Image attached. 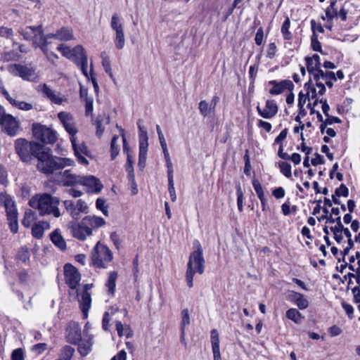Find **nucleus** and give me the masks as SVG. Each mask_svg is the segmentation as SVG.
Wrapping results in <instances>:
<instances>
[{"instance_id":"nucleus-13","label":"nucleus","mask_w":360,"mask_h":360,"mask_svg":"<svg viewBox=\"0 0 360 360\" xmlns=\"http://www.w3.org/2000/svg\"><path fill=\"white\" fill-rule=\"evenodd\" d=\"M0 124L4 128L6 134L11 136L18 134L20 129L19 121L10 114H6L0 122Z\"/></svg>"},{"instance_id":"nucleus-62","label":"nucleus","mask_w":360,"mask_h":360,"mask_svg":"<svg viewBox=\"0 0 360 360\" xmlns=\"http://www.w3.org/2000/svg\"><path fill=\"white\" fill-rule=\"evenodd\" d=\"M295 303L300 309H305L309 306V302L304 297V295H302L301 297H300Z\"/></svg>"},{"instance_id":"nucleus-26","label":"nucleus","mask_w":360,"mask_h":360,"mask_svg":"<svg viewBox=\"0 0 360 360\" xmlns=\"http://www.w3.org/2000/svg\"><path fill=\"white\" fill-rule=\"evenodd\" d=\"M286 317L297 324L301 323L302 320L304 319L302 314L295 308L289 309L286 311Z\"/></svg>"},{"instance_id":"nucleus-61","label":"nucleus","mask_w":360,"mask_h":360,"mask_svg":"<svg viewBox=\"0 0 360 360\" xmlns=\"http://www.w3.org/2000/svg\"><path fill=\"white\" fill-rule=\"evenodd\" d=\"M103 118L98 117L96 120V135L101 137L104 131V127H103Z\"/></svg>"},{"instance_id":"nucleus-17","label":"nucleus","mask_w":360,"mask_h":360,"mask_svg":"<svg viewBox=\"0 0 360 360\" xmlns=\"http://www.w3.org/2000/svg\"><path fill=\"white\" fill-rule=\"evenodd\" d=\"M258 114L265 119L274 117L278 112V106L274 101L267 100L264 109H261L259 105L257 106Z\"/></svg>"},{"instance_id":"nucleus-2","label":"nucleus","mask_w":360,"mask_h":360,"mask_svg":"<svg viewBox=\"0 0 360 360\" xmlns=\"http://www.w3.org/2000/svg\"><path fill=\"white\" fill-rule=\"evenodd\" d=\"M193 245L195 250L189 256L186 272V281L189 288H192L193 285V281L195 272L199 274H203L205 262L203 257V250L199 240H194Z\"/></svg>"},{"instance_id":"nucleus-57","label":"nucleus","mask_w":360,"mask_h":360,"mask_svg":"<svg viewBox=\"0 0 360 360\" xmlns=\"http://www.w3.org/2000/svg\"><path fill=\"white\" fill-rule=\"evenodd\" d=\"M32 234L35 238H41L44 235L43 228L38 224H34L32 229Z\"/></svg>"},{"instance_id":"nucleus-39","label":"nucleus","mask_w":360,"mask_h":360,"mask_svg":"<svg viewBox=\"0 0 360 360\" xmlns=\"http://www.w3.org/2000/svg\"><path fill=\"white\" fill-rule=\"evenodd\" d=\"M119 139V136L117 135H114L110 143V153H111V159L114 160L117 155L119 154L120 148L119 146L117 144V141Z\"/></svg>"},{"instance_id":"nucleus-21","label":"nucleus","mask_w":360,"mask_h":360,"mask_svg":"<svg viewBox=\"0 0 360 360\" xmlns=\"http://www.w3.org/2000/svg\"><path fill=\"white\" fill-rule=\"evenodd\" d=\"M293 88L294 84L292 82V81L288 79H284L279 82V83H278V84L276 85L275 86H273L269 90V93L271 95H278L282 94L286 89L292 91Z\"/></svg>"},{"instance_id":"nucleus-15","label":"nucleus","mask_w":360,"mask_h":360,"mask_svg":"<svg viewBox=\"0 0 360 360\" xmlns=\"http://www.w3.org/2000/svg\"><path fill=\"white\" fill-rule=\"evenodd\" d=\"M66 339L68 342L72 345H77L82 341L81 328L78 323L74 322L69 325Z\"/></svg>"},{"instance_id":"nucleus-35","label":"nucleus","mask_w":360,"mask_h":360,"mask_svg":"<svg viewBox=\"0 0 360 360\" xmlns=\"http://www.w3.org/2000/svg\"><path fill=\"white\" fill-rule=\"evenodd\" d=\"M101 57L102 58V65L105 71V72L111 77L112 78L113 75L112 72L111 65H110V60L108 57V56L106 54L105 52H102L101 54Z\"/></svg>"},{"instance_id":"nucleus-58","label":"nucleus","mask_w":360,"mask_h":360,"mask_svg":"<svg viewBox=\"0 0 360 360\" xmlns=\"http://www.w3.org/2000/svg\"><path fill=\"white\" fill-rule=\"evenodd\" d=\"M335 193L338 197L343 196L346 198L349 195V190L345 184H342L339 188L335 189Z\"/></svg>"},{"instance_id":"nucleus-30","label":"nucleus","mask_w":360,"mask_h":360,"mask_svg":"<svg viewBox=\"0 0 360 360\" xmlns=\"http://www.w3.org/2000/svg\"><path fill=\"white\" fill-rule=\"evenodd\" d=\"M117 278V273L116 271H111L109 274L108 278L105 283V286L108 288V292L110 294H114L115 292Z\"/></svg>"},{"instance_id":"nucleus-51","label":"nucleus","mask_w":360,"mask_h":360,"mask_svg":"<svg viewBox=\"0 0 360 360\" xmlns=\"http://www.w3.org/2000/svg\"><path fill=\"white\" fill-rule=\"evenodd\" d=\"M252 186L257 193V197L259 198L264 197L263 188H262V186L261 184L259 183V181L257 179L254 178L252 179Z\"/></svg>"},{"instance_id":"nucleus-63","label":"nucleus","mask_w":360,"mask_h":360,"mask_svg":"<svg viewBox=\"0 0 360 360\" xmlns=\"http://www.w3.org/2000/svg\"><path fill=\"white\" fill-rule=\"evenodd\" d=\"M85 114L86 116L89 115V114H91L93 112V98L91 97H86L85 98Z\"/></svg>"},{"instance_id":"nucleus-9","label":"nucleus","mask_w":360,"mask_h":360,"mask_svg":"<svg viewBox=\"0 0 360 360\" xmlns=\"http://www.w3.org/2000/svg\"><path fill=\"white\" fill-rule=\"evenodd\" d=\"M64 276L66 284L72 290L77 289L81 281L78 269L70 263L64 265Z\"/></svg>"},{"instance_id":"nucleus-46","label":"nucleus","mask_w":360,"mask_h":360,"mask_svg":"<svg viewBox=\"0 0 360 360\" xmlns=\"http://www.w3.org/2000/svg\"><path fill=\"white\" fill-rule=\"evenodd\" d=\"M182 321L181 323V330L182 331V337L184 336L185 332V327L186 325L190 323V316L188 314V310L185 309L181 311Z\"/></svg>"},{"instance_id":"nucleus-37","label":"nucleus","mask_w":360,"mask_h":360,"mask_svg":"<svg viewBox=\"0 0 360 360\" xmlns=\"http://www.w3.org/2000/svg\"><path fill=\"white\" fill-rule=\"evenodd\" d=\"M49 39H46L45 34H44V32L39 34V37L37 38V43L34 44L35 47H39L44 53H46L47 49L46 46L49 44Z\"/></svg>"},{"instance_id":"nucleus-28","label":"nucleus","mask_w":360,"mask_h":360,"mask_svg":"<svg viewBox=\"0 0 360 360\" xmlns=\"http://www.w3.org/2000/svg\"><path fill=\"white\" fill-rule=\"evenodd\" d=\"M110 27L115 32H121L124 30V25L122 19L119 16L117 13H114L112 16L110 21Z\"/></svg>"},{"instance_id":"nucleus-50","label":"nucleus","mask_w":360,"mask_h":360,"mask_svg":"<svg viewBox=\"0 0 360 360\" xmlns=\"http://www.w3.org/2000/svg\"><path fill=\"white\" fill-rule=\"evenodd\" d=\"M48 348V345L46 343H37L31 347V351L36 355H40L45 352Z\"/></svg>"},{"instance_id":"nucleus-1","label":"nucleus","mask_w":360,"mask_h":360,"mask_svg":"<svg viewBox=\"0 0 360 360\" xmlns=\"http://www.w3.org/2000/svg\"><path fill=\"white\" fill-rule=\"evenodd\" d=\"M36 159L37 160V169L46 175L53 174L74 163L72 159L53 155L51 149L44 146Z\"/></svg>"},{"instance_id":"nucleus-11","label":"nucleus","mask_w":360,"mask_h":360,"mask_svg":"<svg viewBox=\"0 0 360 360\" xmlns=\"http://www.w3.org/2000/svg\"><path fill=\"white\" fill-rule=\"evenodd\" d=\"M0 204L6 210L8 220H15L18 217V210L13 198L6 193H1Z\"/></svg>"},{"instance_id":"nucleus-29","label":"nucleus","mask_w":360,"mask_h":360,"mask_svg":"<svg viewBox=\"0 0 360 360\" xmlns=\"http://www.w3.org/2000/svg\"><path fill=\"white\" fill-rule=\"evenodd\" d=\"M137 127L139 129V146H148V133L147 131L144 129L143 127L141 124V120L137 122Z\"/></svg>"},{"instance_id":"nucleus-7","label":"nucleus","mask_w":360,"mask_h":360,"mask_svg":"<svg viewBox=\"0 0 360 360\" xmlns=\"http://www.w3.org/2000/svg\"><path fill=\"white\" fill-rule=\"evenodd\" d=\"M8 71L23 80L33 82L37 78L36 68L31 65L12 64L8 66Z\"/></svg>"},{"instance_id":"nucleus-20","label":"nucleus","mask_w":360,"mask_h":360,"mask_svg":"<svg viewBox=\"0 0 360 360\" xmlns=\"http://www.w3.org/2000/svg\"><path fill=\"white\" fill-rule=\"evenodd\" d=\"M77 292V296L80 297L79 298V302L80 303L82 311L84 315V317H87V312L91 307V295L86 290H82V292Z\"/></svg>"},{"instance_id":"nucleus-14","label":"nucleus","mask_w":360,"mask_h":360,"mask_svg":"<svg viewBox=\"0 0 360 360\" xmlns=\"http://www.w3.org/2000/svg\"><path fill=\"white\" fill-rule=\"evenodd\" d=\"M58 118L63 124L66 131L73 137L77 132V129L75 126L73 117L69 112L62 111L58 113Z\"/></svg>"},{"instance_id":"nucleus-16","label":"nucleus","mask_w":360,"mask_h":360,"mask_svg":"<svg viewBox=\"0 0 360 360\" xmlns=\"http://www.w3.org/2000/svg\"><path fill=\"white\" fill-rule=\"evenodd\" d=\"M82 185L88 188V192L99 193L103 188L100 180L94 176H83Z\"/></svg>"},{"instance_id":"nucleus-47","label":"nucleus","mask_w":360,"mask_h":360,"mask_svg":"<svg viewBox=\"0 0 360 360\" xmlns=\"http://www.w3.org/2000/svg\"><path fill=\"white\" fill-rule=\"evenodd\" d=\"M57 50L59 51L63 56L71 60V58H72L73 49H70V47L65 46L63 44H60L57 47Z\"/></svg>"},{"instance_id":"nucleus-43","label":"nucleus","mask_w":360,"mask_h":360,"mask_svg":"<svg viewBox=\"0 0 360 360\" xmlns=\"http://www.w3.org/2000/svg\"><path fill=\"white\" fill-rule=\"evenodd\" d=\"M278 167L281 172L287 178H290L292 176L291 165L287 162L281 161L278 162Z\"/></svg>"},{"instance_id":"nucleus-42","label":"nucleus","mask_w":360,"mask_h":360,"mask_svg":"<svg viewBox=\"0 0 360 360\" xmlns=\"http://www.w3.org/2000/svg\"><path fill=\"white\" fill-rule=\"evenodd\" d=\"M34 219V212L28 209L25 211L24 218L22 221V224L25 227H29L31 225V223Z\"/></svg>"},{"instance_id":"nucleus-64","label":"nucleus","mask_w":360,"mask_h":360,"mask_svg":"<svg viewBox=\"0 0 360 360\" xmlns=\"http://www.w3.org/2000/svg\"><path fill=\"white\" fill-rule=\"evenodd\" d=\"M12 360H24L23 350L21 348L13 351L11 355Z\"/></svg>"},{"instance_id":"nucleus-34","label":"nucleus","mask_w":360,"mask_h":360,"mask_svg":"<svg viewBox=\"0 0 360 360\" xmlns=\"http://www.w3.org/2000/svg\"><path fill=\"white\" fill-rule=\"evenodd\" d=\"M114 44L115 47L118 50H121L124 48L125 45V37L124 30L121 32H115V36L114 38Z\"/></svg>"},{"instance_id":"nucleus-60","label":"nucleus","mask_w":360,"mask_h":360,"mask_svg":"<svg viewBox=\"0 0 360 360\" xmlns=\"http://www.w3.org/2000/svg\"><path fill=\"white\" fill-rule=\"evenodd\" d=\"M319 74L321 75V79L326 80L336 81L337 78L333 72L326 71L323 72L321 69L319 70Z\"/></svg>"},{"instance_id":"nucleus-45","label":"nucleus","mask_w":360,"mask_h":360,"mask_svg":"<svg viewBox=\"0 0 360 360\" xmlns=\"http://www.w3.org/2000/svg\"><path fill=\"white\" fill-rule=\"evenodd\" d=\"M236 188L238 208L240 212H242L243 210V193L242 191L241 186L239 182L236 184Z\"/></svg>"},{"instance_id":"nucleus-49","label":"nucleus","mask_w":360,"mask_h":360,"mask_svg":"<svg viewBox=\"0 0 360 360\" xmlns=\"http://www.w3.org/2000/svg\"><path fill=\"white\" fill-rule=\"evenodd\" d=\"M163 153H164V156H165V159L166 165H167V176L173 177L174 176H173V172H174L173 165H172V163L171 161V158H170L168 150L163 151Z\"/></svg>"},{"instance_id":"nucleus-54","label":"nucleus","mask_w":360,"mask_h":360,"mask_svg":"<svg viewBox=\"0 0 360 360\" xmlns=\"http://www.w3.org/2000/svg\"><path fill=\"white\" fill-rule=\"evenodd\" d=\"M209 108H210V105L205 101H201L199 103L198 108H199L200 114L203 117H207L209 114L212 112V111H210Z\"/></svg>"},{"instance_id":"nucleus-27","label":"nucleus","mask_w":360,"mask_h":360,"mask_svg":"<svg viewBox=\"0 0 360 360\" xmlns=\"http://www.w3.org/2000/svg\"><path fill=\"white\" fill-rule=\"evenodd\" d=\"M7 101L13 105L18 109L22 110H30L32 109V105L31 103L25 102V101H18L15 100L14 98H11V96L8 94V96H4Z\"/></svg>"},{"instance_id":"nucleus-36","label":"nucleus","mask_w":360,"mask_h":360,"mask_svg":"<svg viewBox=\"0 0 360 360\" xmlns=\"http://www.w3.org/2000/svg\"><path fill=\"white\" fill-rule=\"evenodd\" d=\"M211 344L212 352L220 351L219 348V333L217 329H212L211 330Z\"/></svg>"},{"instance_id":"nucleus-12","label":"nucleus","mask_w":360,"mask_h":360,"mask_svg":"<svg viewBox=\"0 0 360 360\" xmlns=\"http://www.w3.org/2000/svg\"><path fill=\"white\" fill-rule=\"evenodd\" d=\"M68 229L71 235L78 240H84L87 236L92 233L91 229L83 224V220L81 223L71 222L68 226Z\"/></svg>"},{"instance_id":"nucleus-10","label":"nucleus","mask_w":360,"mask_h":360,"mask_svg":"<svg viewBox=\"0 0 360 360\" xmlns=\"http://www.w3.org/2000/svg\"><path fill=\"white\" fill-rule=\"evenodd\" d=\"M70 141L77 161L82 165H87L89 162L85 157H91V152L86 145L84 142L77 143L75 136L70 137Z\"/></svg>"},{"instance_id":"nucleus-3","label":"nucleus","mask_w":360,"mask_h":360,"mask_svg":"<svg viewBox=\"0 0 360 360\" xmlns=\"http://www.w3.org/2000/svg\"><path fill=\"white\" fill-rule=\"evenodd\" d=\"M59 202L58 198L44 193L39 198L37 195L32 197L29 201V205L32 208L37 209L41 216L52 214L55 217H59L60 216L58 208Z\"/></svg>"},{"instance_id":"nucleus-56","label":"nucleus","mask_w":360,"mask_h":360,"mask_svg":"<svg viewBox=\"0 0 360 360\" xmlns=\"http://www.w3.org/2000/svg\"><path fill=\"white\" fill-rule=\"evenodd\" d=\"M305 60L307 63V71L309 74H314L316 70L321 68L319 66H316V65L314 63L313 59L310 57H306Z\"/></svg>"},{"instance_id":"nucleus-55","label":"nucleus","mask_w":360,"mask_h":360,"mask_svg":"<svg viewBox=\"0 0 360 360\" xmlns=\"http://www.w3.org/2000/svg\"><path fill=\"white\" fill-rule=\"evenodd\" d=\"M27 30H30L32 34L34 35V44L37 43V38L38 37L37 34L39 35L44 32L42 29V25L27 26Z\"/></svg>"},{"instance_id":"nucleus-5","label":"nucleus","mask_w":360,"mask_h":360,"mask_svg":"<svg viewBox=\"0 0 360 360\" xmlns=\"http://www.w3.org/2000/svg\"><path fill=\"white\" fill-rule=\"evenodd\" d=\"M112 259V253L105 245L98 242L91 252L92 264L97 268H107Z\"/></svg>"},{"instance_id":"nucleus-41","label":"nucleus","mask_w":360,"mask_h":360,"mask_svg":"<svg viewBox=\"0 0 360 360\" xmlns=\"http://www.w3.org/2000/svg\"><path fill=\"white\" fill-rule=\"evenodd\" d=\"M30 254L28 249L26 247H22L18 252L16 259L25 263L30 260Z\"/></svg>"},{"instance_id":"nucleus-22","label":"nucleus","mask_w":360,"mask_h":360,"mask_svg":"<svg viewBox=\"0 0 360 360\" xmlns=\"http://www.w3.org/2000/svg\"><path fill=\"white\" fill-rule=\"evenodd\" d=\"M50 238L51 242L60 250L63 251L66 250V243L58 229L54 230L50 234Z\"/></svg>"},{"instance_id":"nucleus-6","label":"nucleus","mask_w":360,"mask_h":360,"mask_svg":"<svg viewBox=\"0 0 360 360\" xmlns=\"http://www.w3.org/2000/svg\"><path fill=\"white\" fill-rule=\"evenodd\" d=\"M34 137L46 144H53L57 140L56 132L51 128L39 123L32 124Z\"/></svg>"},{"instance_id":"nucleus-40","label":"nucleus","mask_w":360,"mask_h":360,"mask_svg":"<svg viewBox=\"0 0 360 360\" xmlns=\"http://www.w3.org/2000/svg\"><path fill=\"white\" fill-rule=\"evenodd\" d=\"M148 146H139V166L143 169L145 167L147 157Z\"/></svg>"},{"instance_id":"nucleus-23","label":"nucleus","mask_w":360,"mask_h":360,"mask_svg":"<svg viewBox=\"0 0 360 360\" xmlns=\"http://www.w3.org/2000/svg\"><path fill=\"white\" fill-rule=\"evenodd\" d=\"M83 224L91 226L92 228H99L105 223L104 219L96 216H86L83 219Z\"/></svg>"},{"instance_id":"nucleus-48","label":"nucleus","mask_w":360,"mask_h":360,"mask_svg":"<svg viewBox=\"0 0 360 360\" xmlns=\"http://www.w3.org/2000/svg\"><path fill=\"white\" fill-rule=\"evenodd\" d=\"M304 89L307 90V96L309 97V94L311 93V99L316 98L317 96V93L316 89L312 86V80L309 79V80L304 84Z\"/></svg>"},{"instance_id":"nucleus-33","label":"nucleus","mask_w":360,"mask_h":360,"mask_svg":"<svg viewBox=\"0 0 360 360\" xmlns=\"http://www.w3.org/2000/svg\"><path fill=\"white\" fill-rule=\"evenodd\" d=\"M290 26V20L288 17H286L285 21L283 22L281 32L283 34V37L285 40H290L292 38V33L289 31V28Z\"/></svg>"},{"instance_id":"nucleus-44","label":"nucleus","mask_w":360,"mask_h":360,"mask_svg":"<svg viewBox=\"0 0 360 360\" xmlns=\"http://www.w3.org/2000/svg\"><path fill=\"white\" fill-rule=\"evenodd\" d=\"M78 345V352L82 355H86L91 350V346L92 345L91 338H89L86 343H81Z\"/></svg>"},{"instance_id":"nucleus-19","label":"nucleus","mask_w":360,"mask_h":360,"mask_svg":"<svg viewBox=\"0 0 360 360\" xmlns=\"http://www.w3.org/2000/svg\"><path fill=\"white\" fill-rule=\"evenodd\" d=\"M82 176L72 174L70 170H65L63 174V185L65 186H73L77 184L82 185Z\"/></svg>"},{"instance_id":"nucleus-31","label":"nucleus","mask_w":360,"mask_h":360,"mask_svg":"<svg viewBox=\"0 0 360 360\" xmlns=\"http://www.w3.org/2000/svg\"><path fill=\"white\" fill-rule=\"evenodd\" d=\"M337 0H330V6L326 10V17L328 22H332L333 18L338 16V11L335 8Z\"/></svg>"},{"instance_id":"nucleus-32","label":"nucleus","mask_w":360,"mask_h":360,"mask_svg":"<svg viewBox=\"0 0 360 360\" xmlns=\"http://www.w3.org/2000/svg\"><path fill=\"white\" fill-rule=\"evenodd\" d=\"M63 205L67 211L70 212L72 218L75 219H79V212L77 211V207L72 200H64Z\"/></svg>"},{"instance_id":"nucleus-59","label":"nucleus","mask_w":360,"mask_h":360,"mask_svg":"<svg viewBox=\"0 0 360 360\" xmlns=\"http://www.w3.org/2000/svg\"><path fill=\"white\" fill-rule=\"evenodd\" d=\"M77 207V211L79 212V215L81 212L87 213L88 212V206L86 203L83 200H78L77 201V204L75 205Z\"/></svg>"},{"instance_id":"nucleus-18","label":"nucleus","mask_w":360,"mask_h":360,"mask_svg":"<svg viewBox=\"0 0 360 360\" xmlns=\"http://www.w3.org/2000/svg\"><path fill=\"white\" fill-rule=\"evenodd\" d=\"M41 88V91L43 94L44 96L49 98L52 103L60 105L63 102V98L60 97V93H56L53 90L49 88V86L44 84L41 86H39Z\"/></svg>"},{"instance_id":"nucleus-24","label":"nucleus","mask_w":360,"mask_h":360,"mask_svg":"<svg viewBox=\"0 0 360 360\" xmlns=\"http://www.w3.org/2000/svg\"><path fill=\"white\" fill-rule=\"evenodd\" d=\"M315 25L316 22L314 20H311V30L313 31V34L311 37V49L314 51L322 53V47L321 44L318 39V35L315 32Z\"/></svg>"},{"instance_id":"nucleus-52","label":"nucleus","mask_w":360,"mask_h":360,"mask_svg":"<svg viewBox=\"0 0 360 360\" xmlns=\"http://www.w3.org/2000/svg\"><path fill=\"white\" fill-rule=\"evenodd\" d=\"M168 191H169L172 201L174 202L176 200V195L174 184V176L168 177Z\"/></svg>"},{"instance_id":"nucleus-25","label":"nucleus","mask_w":360,"mask_h":360,"mask_svg":"<svg viewBox=\"0 0 360 360\" xmlns=\"http://www.w3.org/2000/svg\"><path fill=\"white\" fill-rule=\"evenodd\" d=\"M56 36L58 37V40L64 41H70L74 39L72 30L65 27H63L57 30Z\"/></svg>"},{"instance_id":"nucleus-4","label":"nucleus","mask_w":360,"mask_h":360,"mask_svg":"<svg viewBox=\"0 0 360 360\" xmlns=\"http://www.w3.org/2000/svg\"><path fill=\"white\" fill-rule=\"evenodd\" d=\"M14 145L20 160L27 164H32L44 147L39 143L28 141L25 139H16Z\"/></svg>"},{"instance_id":"nucleus-53","label":"nucleus","mask_w":360,"mask_h":360,"mask_svg":"<svg viewBox=\"0 0 360 360\" xmlns=\"http://www.w3.org/2000/svg\"><path fill=\"white\" fill-rule=\"evenodd\" d=\"M105 200L103 198H98L96 201V208L102 212L105 216H108V206L105 205Z\"/></svg>"},{"instance_id":"nucleus-8","label":"nucleus","mask_w":360,"mask_h":360,"mask_svg":"<svg viewBox=\"0 0 360 360\" xmlns=\"http://www.w3.org/2000/svg\"><path fill=\"white\" fill-rule=\"evenodd\" d=\"M72 60L78 67H79L83 75L89 79V73L87 72L88 58L86 53L81 45H77L73 48Z\"/></svg>"},{"instance_id":"nucleus-38","label":"nucleus","mask_w":360,"mask_h":360,"mask_svg":"<svg viewBox=\"0 0 360 360\" xmlns=\"http://www.w3.org/2000/svg\"><path fill=\"white\" fill-rule=\"evenodd\" d=\"M329 222L330 223L336 222V225L335 226L330 227V231L332 232H342L344 226L341 221L340 217H338L337 218L334 219V218H333L332 215L330 214L329 215Z\"/></svg>"}]
</instances>
